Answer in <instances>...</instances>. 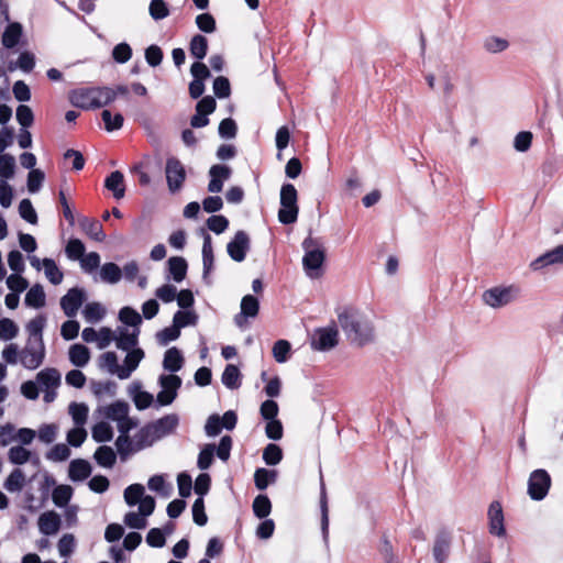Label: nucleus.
I'll return each mask as SVG.
<instances>
[{
    "mask_svg": "<svg viewBox=\"0 0 563 563\" xmlns=\"http://www.w3.org/2000/svg\"><path fill=\"white\" fill-rule=\"evenodd\" d=\"M338 321L347 340L360 346L374 341L375 329L371 318L355 308H344Z\"/></svg>",
    "mask_w": 563,
    "mask_h": 563,
    "instance_id": "nucleus-1",
    "label": "nucleus"
},
{
    "mask_svg": "<svg viewBox=\"0 0 563 563\" xmlns=\"http://www.w3.org/2000/svg\"><path fill=\"white\" fill-rule=\"evenodd\" d=\"M305 255L302 265L310 278H319L322 274L321 267L325 260V253L319 240L308 236L302 242Z\"/></svg>",
    "mask_w": 563,
    "mask_h": 563,
    "instance_id": "nucleus-2",
    "label": "nucleus"
},
{
    "mask_svg": "<svg viewBox=\"0 0 563 563\" xmlns=\"http://www.w3.org/2000/svg\"><path fill=\"white\" fill-rule=\"evenodd\" d=\"M298 194L292 184H284L280 189V209L278 220L283 224H291L298 218Z\"/></svg>",
    "mask_w": 563,
    "mask_h": 563,
    "instance_id": "nucleus-3",
    "label": "nucleus"
},
{
    "mask_svg": "<svg viewBox=\"0 0 563 563\" xmlns=\"http://www.w3.org/2000/svg\"><path fill=\"white\" fill-rule=\"evenodd\" d=\"M520 294L517 286L493 287L483 294L484 302L492 308H500L515 301Z\"/></svg>",
    "mask_w": 563,
    "mask_h": 563,
    "instance_id": "nucleus-4",
    "label": "nucleus"
},
{
    "mask_svg": "<svg viewBox=\"0 0 563 563\" xmlns=\"http://www.w3.org/2000/svg\"><path fill=\"white\" fill-rule=\"evenodd\" d=\"M44 342L26 340L25 346L20 351V363L27 369L38 368L45 360Z\"/></svg>",
    "mask_w": 563,
    "mask_h": 563,
    "instance_id": "nucleus-5",
    "label": "nucleus"
},
{
    "mask_svg": "<svg viewBox=\"0 0 563 563\" xmlns=\"http://www.w3.org/2000/svg\"><path fill=\"white\" fill-rule=\"evenodd\" d=\"M551 487V476L543 470L533 471L528 479V495L533 500H542Z\"/></svg>",
    "mask_w": 563,
    "mask_h": 563,
    "instance_id": "nucleus-6",
    "label": "nucleus"
},
{
    "mask_svg": "<svg viewBox=\"0 0 563 563\" xmlns=\"http://www.w3.org/2000/svg\"><path fill=\"white\" fill-rule=\"evenodd\" d=\"M129 409L125 401H115L106 408L107 418L117 421L120 433H128L136 427V422L129 417Z\"/></svg>",
    "mask_w": 563,
    "mask_h": 563,
    "instance_id": "nucleus-7",
    "label": "nucleus"
},
{
    "mask_svg": "<svg viewBox=\"0 0 563 563\" xmlns=\"http://www.w3.org/2000/svg\"><path fill=\"white\" fill-rule=\"evenodd\" d=\"M339 343V331L336 327L329 325L325 328H318L311 336V347L316 351H330Z\"/></svg>",
    "mask_w": 563,
    "mask_h": 563,
    "instance_id": "nucleus-8",
    "label": "nucleus"
},
{
    "mask_svg": "<svg viewBox=\"0 0 563 563\" xmlns=\"http://www.w3.org/2000/svg\"><path fill=\"white\" fill-rule=\"evenodd\" d=\"M166 180L170 192L178 191L186 179V170L181 162L176 157L166 161Z\"/></svg>",
    "mask_w": 563,
    "mask_h": 563,
    "instance_id": "nucleus-9",
    "label": "nucleus"
},
{
    "mask_svg": "<svg viewBox=\"0 0 563 563\" xmlns=\"http://www.w3.org/2000/svg\"><path fill=\"white\" fill-rule=\"evenodd\" d=\"M85 300V290L78 287H74L62 297L60 307L68 318H74Z\"/></svg>",
    "mask_w": 563,
    "mask_h": 563,
    "instance_id": "nucleus-10",
    "label": "nucleus"
},
{
    "mask_svg": "<svg viewBox=\"0 0 563 563\" xmlns=\"http://www.w3.org/2000/svg\"><path fill=\"white\" fill-rule=\"evenodd\" d=\"M260 311V302L253 295H245L241 300V311L234 317L238 328L244 329L249 318H255Z\"/></svg>",
    "mask_w": 563,
    "mask_h": 563,
    "instance_id": "nucleus-11",
    "label": "nucleus"
},
{
    "mask_svg": "<svg viewBox=\"0 0 563 563\" xmlns=\"http://www.w3.org/2000/svg\"><path fill=\"white\" fill-rule=\"evenodd\" d=\"M249 250L250 238L244 231H238L227 245L229 256L235 262L244 261Z\"/></svg>",
    "mask_w": 563,
    "mask_h": 563,
    "instance_id": "nucleus-12",
    "label": "nucleus"
},
{
    "mask_svg": "<svg viewBox=\"0 0 563 563\" xmlns=\"http://www.w3.org/2000/svg\"><path fill=\"white\" fill-rule=\"evenodd\" d=\"M232 169L227 165L216 164L209 169L210 181L208 190L212 194L220 192L223 188V183L231 177Z\"/></svg>",
    "mask_w": 563,
    "mask_h": 563,
    "instance_id": "nucleus-13",
    "label": "nucleus"
},
{
    "mask_svg": "<svg viewBox=\"0 0 563 563\" xmlns=\"http://www.w3.org/2000/svg\"><path fill=\"white\" fill-rule=\"evenodd\" d=\"M553 264H563V244L537 257L531 262L530 267L539 271Z\"/></svg>",
    "mask_w": 563,
    "mask_h": 563,
    "instance_id": "nucleus-14",
    "label": "nucleus"
},
{
    "mask_svg": "<svg viewBox=\"0 0 563 563\" xmlns=\"http://www.w3.org/2000/svg\"><path fill=\"white\" fill-rule=\"evenodd\" d=\"M140 330L133 329L130 331L129 329L124 327H119L115 330V344L117 347L122 351H130L135 349L137 344V336H139Z\"/></svg>",
    "mask_w": 563,
    "mask_h": 563,
    "instance_id": "nucleus-15",
    "label": "nucleus"
},
{
    "mask_svg": "<svg viewBox=\"0 0 563 563\" xmlns=\"http://www.w3.org/2000/svg\"><path fill=\"white\" fill-rule=\"evenodd\" d=\"M69 99L73 106L81 109L97 108L93 88H79L73 90Z\"/></svg>",
    "mask_w": 563,
    "mask_h": 563,
    "instance_id": "nucleus-16",
    "label": "nucleus"
},
{
    "mask_svg": "<svg viewBox=\"0 0 563 563\" xmlns=\"http://www.w3.org/2000/svg\"><path fill=\"white\" fill-rule=\"evenodd\" d=\"M60 374L56 368L47 367L40 371L36 375V383L42 390L57 389L60 385Z\"/></svg>",
    "mask_w": 563,
    "mask_h": 563,
    "instance_id": "nucleus-17",
    "label": "nucleus"
},
{
    "mask_svg": "<svg viewBox=\"0 0 563 563\" xmlns=\"http://www.w3.org/2000/svg\"><path fill=\"white\" fill-rule=\"evenodd\" d=\"M128 354L124 358V364L121 365V371L119 374L120 379H128L131 374L137 368L140 362L144 357V352L142 349H133L126 351Z\"/></svg>",
    "mask_w": 563,
    "mask_h": 563,
    "instance_id": "nucleus-18",
    "label": "nucleus"
},
{
    "mask_svg": "<svg viewBox=\"0 0 563 563\" xmlns=\"http://www.w3.org/2000/svg\"><path fill=\"white\" fill-rule=\"evenodd\" d=\"M488 518H489V530L490 533L496 536L505 534L504 527V515L501 505L498 501H493L488 509Z\"/></svg>",
    "mask_w": 563,
    "mask_h": 563,
    "instance_id": "nucleus-19",
    "label": "nucleus"
},
{
    "mask_svg": "<svg viewBox=\"0 0 563 563\" xmlns=\"http://www.w3.org/2000/svg\"><path fill=\"white\" fill-rule=\"evenodd\" d=\"M179 423L178 416L175 413L166 415L163 418L151 423L153 427L156 438L162 439L170 433L177 428Z\"/></svg>",
    "mask_w": 563,
    "mask_h": 563,
    "instance_id": "nucleus-20",
    "label": "nucleus"
},
{
    "mask_svg": "<svg viewBox=\"0 0 563 563\" xmlns=\"http://www.w3.org/2000/svg\"><path fill=\"white\" fill-rule=\"evenodd\" d=\"M60 528V517L54 511H46L38 518V529L45 536L57 533Z\"/></svg>",
    "mask_w": 563,
    "mask_h": 563,
    "instance_id": "nucleus-21",
    "label": "nucleus"
},
{
    "mask_svg": "<svg viewBox=\"0 0 563 563\" xmlns=\"http://www.w3.org/2000/svg\"><path fill=\"white\" fill-rule=\"evenodd\" d=\"M158 438H156V433L151 426V423L146 424L142 429H140L134 435V451H141L145 448L151 446L155 443Z\"/></svg>",
    "mask_w": 563,
    "mask_h": 563,
    "instance_id": "nucleus-22",
    "label": "nucleus"
},
{
    "mask_svg": "<svg viewBox=\"0 0 563 563\" xmlns=\"http://www.w3.org/2000/svg\"><path fill=\"white\" fill-rule=\"evenodd\" d=\"M91 474V466L88 461L82 459L73 460L69 464L68 476L73 482H80L88 478Z\"/></svg>",
    "mask_w": 563,
    "mask_h": 563,
    "instance_id": "nucleus-23",
    "label": "nucleus"
},
{
    "mask_svg": "<svg viewBox=\"0 0 563 563\" xmlns=\"http://www.w3.org/2000/svg\"><path fill=\"white\" fill-rule=\"evenodd\" d=\"M213 249L212 241L209 234L203 238L202 244V262H203V275L202 278L207 284H210L209 275L213 268Z\"/></svg>",
    "mask_w": 563,
    "mask_h": 563,
    "instance_id": "nucleus-24",
    "label": "nucleus"
},
{
    "mask_svg": "<svg viewBox=\"0 0 563 563\" xmlns=\"http://www.w3.org/2000/svg\"><path fill=\"white\" fill-rule=\"evenodd\" d=\"M104 187L112 191L114 198L121 199L124 197L125 186H124V176L121 172L115 170L112 172L104 181Z\"/></svg>",
    "mask_w": 563,
    "mask_h": 563,
    "instance_id": "nucleus-25",
    "label": "nucleus"
},
{
    "mask_svg": "<svg viewBox=\"0 0 563 563\" xmlns=\"http://www.w3.org/2000/svg\"><path fill=\"white\" fill-rule=\"evenodd\" d=\"M26 484V476L21 468H14L3 483V488L9 493H20Z\"/></svg>",
    "mask_w": 563,
    "mask_h": 563,
    "instance_id": "nucleus-26",
    "label": "nucleus"
},
{
    "mask_svg": "<svg viewBox=\"0 0 563 563\" xmlns=\"http://www.w3.org/2000/svg\"><path fill=\"white\" fill-rule=\"evenodd\" d=\"M79 224L81 230L92 240L97 242H102L106 239L102 224L98 220L82 218Z\"/></svg>",
    "mask_w": 563,
    "mask_h": 563,
    "instance_id": "nucleus-27",
    "label": "nucleus"
},
{
    "mask_svg": "<svg viewBox=\"0 0 563 563\" xmlns=\"http://www.w3.org/2000/svg\"><path fill=\"white\" fill-rule=\"evenodd\" d=\"M184 364V357L177 347H170L165 352L163 366L168 372H178Z\"/></svg>",
    "mask_w": 563,
    "mask_h": 563,
    "instance_id": "nucleus-28",
    "label": "nucleus"
},
{
    "mask_svg": "<svg viewBox=\"0 0 563 563\" xmlns=\"http://www.w3.org/2000/svg\"><path fill=\"white\" fill-rule=\"evenodd\" d=\"M90 360V352L82 344H74L69 349V361L77 367H84Z\"/></svg>",
    "mask_w": 563,
    "mask_h": 563,
    "instance_id": "nucleus-29",
    "label": "nucleus"
},
{
    "mask_svg": "<svg viewBox=\"0 0 563 563\" xmlns=\"http://www.w3.org/2000/svg\"><path fill=\"white\" fill-rule=\"evenodd\" d=\"M45 323L46 318L44 316H37L36 318L30 320L26 324V332L29 334L27 340L35 342H44L43 330Z\"/></svg>",
    "mask_w": 563,
    "mask_h": 563,
    "instance_id": "nucleus-30",
    "label": "nucleus"
},
{
    "mask_svg": "<svg viewBox=\"0 0 563 563\" xmlns=\"http://www.w3.org/2000/svg\"><path fill=\"white\" fill-rule=\"evenodd\" d=\"M106 313V308L100 302L96 301L88 302L82 310V316L89 323H97L101 321Z\"/></svg>",
    "mask_w": 563,
    "mask_h": 563,
    "instance_id": "nucleus-31",
    "label": "nucleus"
},
{
    "mask_svg": "<svg viewBox=\"0 0 563 563\" xmlns=\"http://www.w3.org/2000/svg\"><path fill=\"white\" fill-rule=\"evenodd\" d=\"M22 35V26L18 22L10 23L2 34V45L7 48L14 47Z\"/></svg>",
    "mask_w": 563,
    "mask_h": 563,
    "instance_id": "nucleus-32",
    "label": "nucleus"
},
{
    "mask_svg": "<svg viewBox=\"0 0 563 563\" xmlns=\"http://www.w3.org/2000/svg\"><path fill=\"white\" fill-rule=\"evenodd\" d=\"M222 383L229 389H238L241 386V373L238 366L228 364L222 373Z\"/></svg>",
    "mask_w": 563,
    "mask_h": 563,
    "instance_id": "nucleus-33",
    "label": "nucleus"
},
{
    "mask_svg": "<svg viewBox=\"0 0 563 563\" xmlns=\"http://www.w3.org/2000/svg\"><path fill=\"white\" fill-rule=\"evenodd\" d=\"M277 479L276 470L257 468L254 473V483L257 489L264 490L269 484L275 483Z\"/></svg>",
    "mask_w": 563,
    "mask_h": 563,
    "instance_id": "nucleus-34",
    "label": "nucleus"
},
{
    "mask_svg": "<svg viewBox=\"0 0 563 563\" xmlns=\"http://www.w3.org/2000/svg\"><path fill=\"white\" fill-rule=\"evenodd\" d=\"M24 302L32 308H42L45 306V292L40 284L32 286L25 295Z\"/></svg>",
    "mask_w": 563,
    "mask_h": 563,
    "instance_id": "nucleus-35",
    "label": "nucleus"
},
{
    "mask_svg": "<svg viewBox=\"0 0 563 563\" xmlns=\"http://www.w3.org/2000/svg\"><path fill=\"white\" fill-rule=\"evenodd\" d=\"M168 269L173 279L180 283L185 279L187 273V262L184 257L174 256L168 260Z\"/></svg>",
    "mask_w": 563,
    "mask_h": 563,
    "instance_id": "nucleus-36",
    "label": "nucleus"
},
{
    "mask_svg": "<svg viewBox=\"0 0 563 563\" xmlns=\"http://www.w3.org/2000/svg\"><path fill=\"white\" fill-rule=\"evenodd\" d=\"M189 52L197 60L203 59L208 52V40L201 34H196L189 43Z\"/></svg>",
    "mask_w": 563,
    "mask_h": 563,
    "instance_id": "nucleus-37",
    "label": "nucleus"
},
{
    "mask_svg": "<svg viewBox=\"0 0 563 563\" xmlns=\"http://www.w3.org/2000/svg\"><path fill=\"white\" fill-rule=\"evenodd\" d=\"M99 367L106 369L110 375L119 378L121 365L118 363V356L114 352H106L99 357Z\"/></svg>",
    "mask_w": 563,
    "mask_h": 563,
    "instance_id": "nucleus-38",
    "label": "nucleus"
},
{
    "mask_svg": "<svg viewBox=\"0 0 563 563\" xmlns=\"http://www.w3.org/2000/svg\"><path fill=\"white\" fill-rule=\"evenodd\" d=\"M93 459L100 466L110 468L114 465L117 455L112 448L101 445L96 450Z\"/></svg>",
    "mask_w": 563,
    "mask_h": 563,
    "instance_id": "nucleus-39",
    "label": "nucleus"
},
{
    "mask_svg": "<svg viewBox=\"0 0 563 563\" xmlns=\"http://www.w3.org/2000/svg\"><path fill=\"white\" fill-rule=\"evenodd\" d=\"M122 277L121 268L114 263H106L100 268V278L108 284H117Z\"/></svg>",
    "mask_w": 563,
    "mask_h": 563,
    "instance_id": "nucleus-40",
    "label": "nucleus"
},
{
    "mask_svg": "<svg viewBox=\"0 0 563 563\" xmlns=\"http://www.w3.org/2000/svg\"><path fill=\"white\" fill-rule=\"evenodd\" d=\"M32 453L22 445H14L8 451V460L14 465L25 464L31 460Z\"/></svg>",
    "mask_w": 563,
    "mask_h": 563,
    "instance_id": "nucleus-41",
    "label": "nucleus"
},
{
    "mask_svg": "<svg viewBox=\"0 0 563 563\" xmlns=\"http://www.w3.org/2000/svg\"><path fill=\"white\" fill-rule=\"evenodd\" d=\"M42 264L46 278L54 285L60 284L64 275L56 263L52 258H44Z\"/></svg>",
    "mask_w": 563,
    "mask_h": 563,
    "instance_id": "nucleus-42",
    "label": "nucleus"
},
{
    "mask_svg": "<svg viewBox=\"0 0 563 563\" xmlns=\"http://www.w3.org/2000/svg\"><path fill=\"white\" fill-rule=\"evenodd\" d=\"M450 550V540L446 536L442 534L439 536L434 542L433 547V555L438 563H443L448 555Z\"/></svg>",
    "mask_w": 563,
    "mask_h": 563,
    "instance_id": "nucleus-43",
    "label": "nucleus"
},
{
    "mask_svg": "<svg viewBox=\"0 0 563 563\" xmlns=\"http://www.w3.org/2000/svg\"><path fill=\"white\" fill-rule=\"evenodd\" d=\"M252 507L254 515L260 519L266 518L272 511V503L266 495L255 497Z\"/></svg>",
    "mask_w": 563,
    "mask_h": 563,
    "instance_id": "nucleus-44",
    "label": "nucleus"
},
{
    "mask_svg": "<svg viewBox=\"0 0 563 563\" xmlns=\"http://www.w3.org/2000/svg\"><path fill=\"white\" fill-rule=\"evenodd\" d=\"M73 496V488L68 485H59L52 493L53 503L57 507H65Z\"/></svg>",
    "mask_w": 563,
    "mask_h": 563,
    "instance_id": "nucleus-45",
    "label": "nucleus"
},
{
    "mask_svg": "<svg viewBox=\"0 0 563 563\" xmlns=\"http://www.w3.org/2000/svg\"><path fill=\"white\" fill-rule=\"evenodd\" d=\"M119 319L122 323L130 325L133 329H139V325L142 322L141 314L131 307H123L119 312Z\"/></svg>",
    "mask_w": 563,
    "mask_h": 563,
    "instance_id": "nucleus-46",
    "label": "nucleus"
},
{
    "mask_svg": "<svg viewBox=\"0 0 563 563\" xmlns=\"http://www.w3.org/2000/svg\"><path fill=\"white\" fill-rule=\"evenodd\" d=\"M92 439L96 442L102 443L111 441L113 438V430L107 422H99L92 428Z\"/></svg>",
    "mask_w": 563,
    "mask_h": 563,
    "instance_id": "nucleus-47",
    "label": "nucleus"
},
{
    "mask_svg": "<svg viewBox=\"0 0 563 563\" xmlns=\"http://www.w3.org/2000/svg\"><path fill=\"white\" fill-rule=\"evenodd\" d=\"M88 407L85 404L71 402L68 412L76 426H84L88 418Z\"/></svg>",
    "mask_w": 563,
    "mask_h": 563,
    "instance_id": "nucleus-48",
    "label": "nucleus"
},
{
    "mask_svg": "<svg viewBox=\"0 0 563 563\" xmlns=\"http://www.w3.org/2000/svg\"><path fill=\"white\" fill-rule=\"evenodd\" d=\"M15 159L10 154H0V179L7 181L14 175Z\"/></svg>",
    "mask_w": 563,
    "mask_h": 563,
    "instance_id": "nucleus-49",
    "label": "nucleus"
},
{
    "mask_svg": "<svg viewBox=\"0 0 563 563\" xmlns=\"http://www.w3.org/2000/svg\"><path fill=\"white\" fill-rule=\"evenodd\" d=\"M19 333V328L15 322L9 318L0 320V340L10 341Z\"/></svg>",
    "mask_w": 563,
    "mask_h": 563,
    "instance_id": "nucleus-50",
    "label": "nucleus"
},
{
    "mask_svg": "<svg viewBox=\"0 0 563 563\" xmlns=\"http://www.w3.org/2000/svg\"><path fill=\"white\" fill-rule=\"evenodd\" d=\"M101 118L108 132L119 130L123 125V117L120 113L112 114L111 111L103 110Z\"/></svg>",
    "mask_w": 563,
    "mask_h": 563,
    "instance_id": "nucleus-51",
    "label": "nucleus"
},
{
    "mask_svg": "<svg viewBox=\"0 0 563 563\" xmlns=\"http://www.w3.org/2000/svg\"><path fill=\"white\" fill-rule=\"evenodd\" d=\"M93 93H95V98H96L97 108L107 106V104L113 102L117 98V91H112L111 88H107V87L93 88Z\"/></svg>",
    "mask_w": 563,
    "mask_h": 563,
    "instance_id": "nucleus-52",
    "label": "nucleus"
},
{
    "mask_svg": "<svg viewBox=\"0 0 563 563\" xmlns=\"http://www.w3.org/2000/svg\"><path fill=\"white\" fill-rule=\"evenodd\" d=\"M198 316L194 311H177L174 314L173 323L180 330L187 325H195L197 323Z\"/></svg>",
    "mask_w": 563,
    "mask_h": 563,
    "instance_id": "nucleus-53",
    "label": "nucleus"
},
{
    "mask_svg": "<svg viewBox=\"0 0 563 563\" xmlns=\"http://www.w3.org/2000/svg\"><path fill=\"white\" fill-rule=\"evenodd\" d=\"M283 459L282 449L274 443H269L263 451V460L267 465H277Z\"/></svg>",
    "mask_w": 563,
    "mask_h": 563,
    "instance_id": "nucleus-54",
    "label": "nucleus"
},
{
    "mask_svg": "<svg viewBox=\"0 0 563 563\" xmlns=\"http://www.w3.org/2000/svg\"><path fill=\"white\" fill-rule=\"evenodd\" d=\"M216 451L214 444H206L203 449L200 451L198 455L197 466L205 471L208 470L212 462H213V455Z\"/></svg>",
    "mask_w": 563,
    "mask_h": 563,
    "instance_id": "nucleus-55",
    "label": "nucleus"
},
{
    "mask_svg": "<svg viewBox=\"0 0 563 563\" xmlns=\"http://www.w3.org/2000/svg\"><path fill=\"white\" fill-rule=\"evenodd\" d=\"M144 487L141 484H132L124 490V499L129 506H134L144 497Z\"/></svg>",
    "mask_w": 563,
    "mask_h": 563,
    "instance_id": "nucleus-56",
    "label": "nucleus"
},
{
    "mask_svg": "<svg viewBox=\"0 0 563 563\" xmlns=\"http://www.w3.org/2000/svg\"><path fill=\"white\" fill-rule=\"evenodd\" d=\"M508 46V41L498 36H488L484 41V48L493 54L504 52Z\"/></svg>",
    "mask_w": 563,
    "mask_h": 563,
    "instance_id": "nucleus-57",
    "label": "nucleus"
},
{
    "mask_svg": "<svg viewBox=\"0 0 563 563\" xmlns=\"http://www.w3.org/2000/svg\"><path fill=\"white\" fill-rule=\"evenodd\" d=\"M85 245L78 239H70L66 245L65 252L69 260H81L85 255Z\"/></svg>",
    "mask_w": 563,
    "mask_h": 563,
    "instance_id": "nucleus-58",
    "label": "nucleus"
},
{
    "mask_svg": "<svg viewBox=\"0 0 563 563\" xmlns=\"http://www.w3.org/2000/svg\"><path fill=\"white\" fill-rule=\"evenodd\" d=\"M57 547H58V552H59L60 556H64V558L70 556L74 553L75 548H76V540H75L74 534H71V533L64 534L59 539Z\"/></svg>",
    "mask_w": 563,
    "mask_h": 563,
    "instance_id": "nucleus-59",
    "label": "nucleus"
},
{
    "mask_svg": "<svg viewBox=\"0 0 563 563\" xmlns=\"http://www.w3.org/2000/svg\"><path fill=\"white\" fill-rule=\"evenodd\" d=\"M70 450L64 443L55 444L47 453L46 459L53 462H62L69 457Z\"/></svg>",
    "mask_w": 563,
    "mask_h": 563,
    "instance_id": "nucleus-60",
    "label": "nucleus"
},
{
    "mask_svg": "<svg viewBox=\"0 0 563 563\" xmlns=\"http://www.w3.org/2000/svg\"><path fill=\"white\" fill-rule=\"evenodd\" d=\"M290 343L286 340H278L273 346V355L276 362L285 363L290 352Z\"/></svg>",
    "mask_w": 563,
    "mask_h": 563,
    "instance_id": "nucleus-61",
    "label": "nucleus"
},
{
    "mask_svg": "<svg viewBox=\"0 0 563 563\" xmlns=\"http://www.w3.org/2000/svg\"><path fill=\"white\" fill-rule=\"evenodd\" d=\"M148 11L154 20H163L169 15V10L164 0H152Z\"/></svg>",
    "mask_w": 563,
    "mask_h": 563,
    "instance_id": "nucleus-62",
    "label": "nucleus"
},
{
    "mask_svg": "<svg viewBox=\"0 0 563 563\" xmlns=\"http://www.w3.org/2000/svg\"><path fill=\"white\" fill-rule=\"evenodd\" d=\"M19 213L22 219H24L31 224H35L37 222V214L32 206V202L29 199H23L20 202Z\"/></svg>",
    "mask_w": 563,
    "mask_h": 563,
    "instance_id": "nucleus-63",
    "label": "nucleus"
},
{
    "mask_svg": "<svg viewBox=\"0 0 563 563\" xmlns=\"http://www.w3.org/2000/svg\"><path fill=\"white\" fill-rule=\"evenodd\" d=\"M180 335V330L173 323L172 327H167L162 331L156 333L157 342L161 345H167L169 342L178 339Z\"/></svg>",
    "mask_w": 563,
    "mask_h": 563,
    "instance_id": "nucleus-64",
    "label": "nucleus"
}]
</instances>
